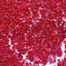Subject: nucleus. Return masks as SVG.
Masks as SVG:
<instances>
[{
	"instance_id": "1",
	"label": "nucleus",
	"mask_w": 66,
	"mask_h": 66,
	"mask_svg": "<svg viewBox=\"0 0 66 66\" xmlns=\"http://www.w3.org/2000/svg\"><path fill=\"white\" fill-rule=\"evenodd\" d=\"M65 32H65V31H63V33L64 34V33H65Z\"/></svg>"
},
{
	"instance_id": "2",
	"label": "nucleus",
	"mask_w": 66,
	"mask_h": 66,
	"mask_svg": "<svg viewBox=\"0 0 66 66\" xmlns=\"http://www.w3.org/2000/svg\"><path fill=\"white\" fill-rule=\"evenodd\" d=\"M65 54H66V53H63V55H64V56L65 55Z\"/></svg>"
},
{
	"instance_id": "3",
	"label": "nucleus",
	"mask_w": 66,
	"mask_h": 66,
	"mask_svg": "<svg viewBox=\"0 0 66 66\" xmlns=\"http://www.w3.org/2000/svg\"><path fill=\"white\" fill-rule=\"evenodd\" d=\"M28 30V29H27V28H25V30Z\"/></svg>"
},
{
	"instance_id": "4",
	"label": "nucleus",
	"mask_w": 66,
	"mask_h": 66,
	"mask_svg": "<svg viewBox=\"0 0 66 66\" xmlns=\"http://www.w3.org/2000/svg\"><path fill=\"white\" fill-rule=\"evenodd\" d=\"M1 6V4H0V7Z\"/></svg>"
},
{
	"instance_id": "5",
	"label": "nucleus",
	"mask_w": 66,
	"mask_h": 66,
	"mask_svg": "<svg viewBox=\"0 0 66 66\" xmlns=\"http://www.w3.org/2000/svg\"><path fill=\"white\" fill-rule=\"evenodd\" d=\"M10 34V35H11V33H10V34Z\"/></svg>"
},
{
	"instance_id": "6",
	"label": "nucleus",
	"mask_w": 66,
	"mask_h": 66,
	"mask_svg": "<svg viewBox=\"0 0 66 66\" xmlns=\"http://www.w3.org/2000/svg\"><path fill=\"white\" fill-rule=\"evenodd\" d=\"M30 29H31V28H30Z\"/></svg>"
},
{
	"instance_id": "7",
	"label": "nucleus",
	"mask_w": 66,
	"mask_h": 66,
	"mask_svg": "<svg viewBox=\"0 0 66 66\" xmlns=\"http://www.w3.org/2000/svg\"><path fill=\"white\" fill-rule=\"evenodd\" d=\"M30 29H31V28H30Z\"/></svg>"
},
{
	"instance_id": "8",
	"label": "nucleus",
	"mask_w": 66,
	"mask_h": 66,
	"mask_svg": "<svg viewBox=\"0 0 66 66\" xmlns=\"http://www.w3.org/2000/svg\"><path fill=\"white\" fill-rule=\"evenodd\" d=\"M28 31H29V30H28Z\"/></svg>"
},
{
	"instance_id": "9",
	"label": "nucleus",
	"mask_w": 66,
	"mask_h": 66,
	"mask_svg": "<svg viewBox=\"0 0 66 66\" xmlns=\"http://www.w3.org/2000/svg\"><path fill=\"white\" fill-rule=\"evenodd\" d=\"M36 21V22H37V21Z\"/></svg>"
},
{
	"instance_id": "10",
	"label": "nucleus",
	"mask_w": 66,
	"mask_h": 66,
	"mask_svg": "<svg viewBox=\"0 0 66 66\" xmlns=\"http://www.w3.org/2000/svg\"><path fill=\"white\" fill-rule=\"evenodd\" d=\"M62 26H63V24H62Z\"/></svg>"
},
{
	"instance_id": "11",
	"label": "nucleus",
	"mask_w": 66,
	"mask_h": 66,
	"mask_svg": "<svg viewBox=\"0 0 66 66\" xmlns=\"http://www.w3.org/2000/svg\"><path fill=\"white\" fill-rule=\"evenodd\" d=\"M43 45H42V46H43Z\"/></svg>"
}]
</instances>
